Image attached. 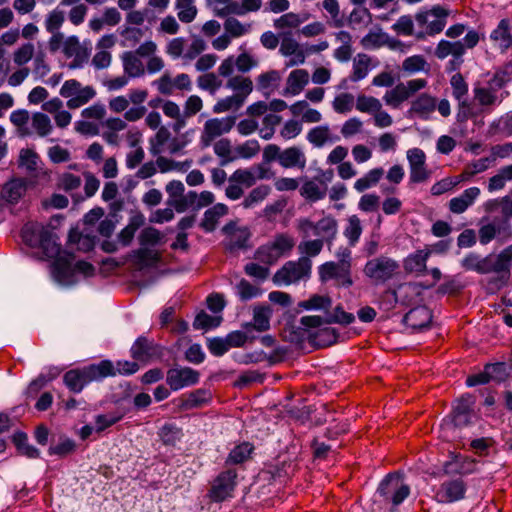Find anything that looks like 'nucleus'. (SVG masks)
I'll list each match as a JSON object with an SVG mask.
<instances>
[{
  "label": "nucleus",
  "instance_id": "obj_1",
  "mask_svg": "<svg viewBox=\"0 0 512 512\" xmlns=\"http://www.w3.org/2000/svg\"><path fill=\"white\" fill-rule=\"evenodd\" d=\"M115 375L113 362L102 360L99 363L68 370L63 375V383L70 392L78 394L91 382H99Z\"/></svg>",
  "mask_w": 512,
  "mask_h": 512
},
{
  "label": "nucleus",
  "instance_id": "obj_2",
  "mask_svg": "<svg viewBox=\"0 0 512 512\" xmlns=\"http://www.w3.org/2000/svg\"><path fill=\"white\" fill-rule=\"evenodd\" d=\"M23 242L31 248H40L46 258H53L61 253V245L53 231L38 222H27L21 229Z\"/></svg>",
  "mask_w": 512,
  "mask_h": 512
},
{
  "label": "nucleus",
  "instance_id": "obj_3",
  "mask_svg": "<svg viewBox=\"0 0 512 512\" xmlns=\"http://www.w3.org/2000/svg\"><path fill=\"white\" fill-rule=\"evenodd\" d=\"M295 246V240L287 233L276 234L272 241L260 246L255 258L266 265L275 264L282 256L289 254Z\"/></svg>",
  "mask_w": 512,
  "mask_h": 512
},
{
  "label": "nucleus",
  "instance_id": "obj_4",
  "mask_svg": "<svg viewBox=\"0 0 512 512\" xmlns=\"http://www.w3.org/2000/svg\"><path fill=\"white\" fill-rule=\"evenodd\" d=\"M363 273L375 284H384L400 273V264L395 259L381 255L366 262Z\"/></svg>",
  "mask_w": 512,
  "mask_h": 512
},
{
  "label": "nucleus",
  "instance_id": "obj_5",
  "mask_svg": "<svg viewBox=\"0 0 512 512\" xmlns=\"http://www.w3.org/2000/svg\"><path fill=\"white\" fill-rule=\"evenodd\" d=\"M312 262L308 257H300L296 261H287L273 275L276 285H291L307 280L311 276Z\"/></svg>",
  "mask_w": 512,
  "mask_h": 512
},
{
  "label": "nucleus",
  "instance_id": "obj_6",
  "mask_svg": "<svg viewBox=\"0 0 512 512\" xmlns=\"http://www.w3.org/2000/svg\"><path fill=\"white\" fill-rule=\"evenodd\" d=\"M377 492L386 502L400 505L410 494V487L398 473L388 474L379 484Z\"/></svg>",
  "mask_w": 512,
  "mask_h": 512
},
{
  "label": "nucleus",
  "instance_id": "obj_7",
  "mask_svg": "<svg viewBox=\"0 0 512 512\" xmlns=\"http://www.w3.org/2000/svg\"><path fill=\"white\" fill-rule=\"evenodd\" d=\"M448 15L449 11L440 5L434 6L431 10L417 13L415 20L419 27L425 28V31L415 34L416 37L422 39L426 34L435 35L442 32Z\"/></svg>",
  "mask_w": 512,
  "mask_h": 512
},
{
  "label": "nucleus",
  "instance_id": "obj_8",
  "mask_svg": "<svg viewBox=\"0 0 512 512\" xmlns=\"http://www.w3.org/2000/svg\"><path fill=\"white\" fill-rule=\"evenodd\" d=\"M319 277L322 282L336 280L337 285L349 288L353 285L351 262L341 258L338 262H325L319 266Z\"/></svg>",
  "mask_w": 512,
  "mask_h": 512
},
{
  "label": "nucleus",
  "instance_id": "obj_9",
  "mask_svg": "<svg viewBox=\"0 0 512 512\" xmlns=\"http://www.w3.org/2000/svg\"><path fill=\"white\" fill-rule=\"evenodd\" d=\"M427 83V80L423 78L412 79L406 83L400 82L394 88L386 91L383 100L388 106L399 108L404 101L424 89Z\"/></svg>",
  "mask_w": 512,
  "mask_h": 512
},
{
  "label": "nucleus",
  "instance_id": "obj_10",
  "mask_svg": "<svg viewBox=\"0 0 512 512\" xmlns=\"http://www.w3.org/2000/svg\"><path fill=\"white\" fill-rule=\"evenodd\" d=\"M237 470L232 467L225 469L213 480L209 490V497L215 502H223L232 497L237 485Z\"/></svg>",
  "mask_w": 512,
  "mask_h": 512
},
{
  "label": "nucleus",
  "instance_id": "obj_11",
  "mask_svg": "<svg viewBox=\"0 0 512 512\" xmlns=\"http://www.w3.org/2000/svg\"><path fill=\"white\" fill-rule=\"evenodd\" d=\"M475 397L471 394H464L458 398L451 412L452 422L455 427L463 428L475 423L478 415L475 412Z\"/></svg>",
  "mask_w": 512,
  "mask_h": 512
},
{
  "label": "nucleus",
  "instance_id": "obj_12",
  "mask_svg": "<svg viewBox=\"0 0 512 512\" xmlns=\"http://www.w3.org/2000/svg\"><path fill=\"white\" fill-rule=\"evenodd\" d=\"M486 274L495 273L502 282H507L512 269V244L504 248L499 254L486 256Z\"/></svg>",
  "mask_w": 512,
  "mask_h": 512
},
{
  "label": "nucleus",
  "instance_id": "obj_13",
  "mask_svg": "<svg viewBox=\"0 0 512 512\" xmlns=\"http://www.w3.org/2000/svg\"><path fill=\"white\" fill-rule=\"evenodd\" d=\"M200 380V373L191 367H173L166 373V383L172 391L196 385Z\"/></svg>",
  "mask_w": 512,
  "mask_h": 512
},
{
  "label": "nucleus",
  "instance_id": "obj_14",
  "mask_svg": "<svg viewBox=\"0 0 512 512\" xmlns=\"http://www.w3.org/2000/svg\"><path fill=\"white\" fill-rule=\"evenodd\" d=\"M235 124V117L213 118L205 122L200 137V143L203 148L209 147L212 142L221 135L228 133Z\"/></svg>",
  "mask_w": 512,
  "mask_h": 512
},
{
  "label": "nucleus",
  "instance_id": "obj_15",
  "mask_svg": "<svg viewBox=\"0 0 512 512\" xmlns=\"http://www.w3.org/2000/svg\"><path fill=\"white\" fill-rule=\"evenodd\" d=\"M407 160L410 167L411 183H422L430 178L431 172L426 167V155L422 149H409L407 151Z\"/></svg>",
  "mask_w": 512,
  "mask_h": 512
},
{
  "label": "nucleus",
  "instance_id": "obj_16",
  "mask_svg": "<svg viewBox=\"0 0 512 512\" xmlns=\"http://www.w3.org/2000/svg\"><path fill=\"white\" fill-rule=\"evenodd\" d=\"M131 357L140 362H148L162 355V347L145 336L138 337L130 349Z\"/></svg>",
  "mask_w": 512,
  "mask_h": 512
},
{
  "label": "nucleus",
  "instance_id": "obj_17",
  "mask_svg": "<svg viewBox=\"0 0 512 512\" xmlns=\"http://www.w3.org/2000/svg\"><path fill=\"white\" fill-rule=\"evenodd\" d=\"M466 483L462 478L449 479L444 481L436 492L439 502L452 503L464 498Z\"/></svg>",
  "mask_w": 512,
  "mask_h": 512
},
{
  "label": "nucleus",
  "instance_id": "obj_18",
  "mask_svg": "<svg viewBox=\"0 0 512 512\" xmlns=\"http://www.w3.org/2000/svg\"><path fill=\"white\" fill-rule=\"evenodd\" d=\"M222 232L228 236V250L235 251L248 248L251 234L247 227H237L235 221H230L224 225Z\"/></svg>",
  "mask_w": 512,
  "mask_h": 512
},
{
  "label": "nucleus",
  "instance_id": "obj_19",
  "mask_svg": "<svg viewBox=\"0 0 512 512\" xmlns=\"http://www.w3.org/2000/svg\"><path fill=\"white\" fill-rule=\"evenodd\" d=\"M52 273L57 282L61 284H72L74 278V267H72V260L74 254L65 252V256H60V253L53 257Z\"/></svg>",
  "mask_w": 512,
  "mask_h": 512
},
{
  "label": "nucleus",
  "instance_id": "obj_20",
  "mask_svg": "<svg viewBox=\"0 0 512 512\" xmlns=\"http://www.w3.org/2000/svg\"><path fill=\"white\" fill-rule=\"evenodd\" d=\"M62 51L67 58H74L73 61L69 64L71 69L82 67V65L89 58V52L87 48L80 44L77 36H69L66 38L63 43Z\"/></svg>",
  "mask_w": 512,
  "mask_h": 512
},
{
  "label": "nucleus",
  "instance_id": "obj_21",
  "mask_svg": "<svg viewBox=\"0 0 512 512\" xmlns=\"http://www.w3.org/2000/svg\"><path fill=\"white\" fill-rule=\"evenodd\" d=\"M432 313L426 306H417L409 310L403 317V323L414 331L428 328Z\"/></svg>",
  "mask_w": 512,
  "mask_h": 512
},
{
  "label": "nucleus",
  "instance_id": "obj_22",
  "mask_svg": "<svg viewBox=\"0 0 512 512\" xmlns=\"http://www.w3.org/2000/svg\"><path fill=\"white\" fill-rule=\"evenodd\" d=\"M436 109V98L428 93H421L412 102L409 113L423 120H428Z\"/></svg>",
  "mask_w": 512,
  "mask_h": 512
},
{
  "label": "nucleus",
  "instance_id": "obj_23",
  "mask_svg": "<svg viewBox=\"0 0 512 512\" xmlns=\"http://www.w3.org/2000/svg\"><path fill=\"white\" fill-rule=\"evenodd\" d=\"M481 191L478 187L465 189L459 196L450 199L448 208L453 214H462L474 204Z\"/></svg>",
  "mask_w": 512,
  "mask_h": 512
},
{
  "label": "nucleus",
  "instance_id": "obj_24",
  "mask_svg": "<svg viewBox=\"0 0 512 512\" xmlns=\"http://www.w3.org/2000/svg\"><path fill=\"white\" fill-rule=\"evenodd\" d=\"M306 163L305 153L297 146L288 147L281 152L279 165L285 169L297 168L303 170Z\"/></svg>",
  "mask_w": 512,
  "mask_h": 512
},
{
  "label": "nucleus",
  "instance_id": "obj_25",
  "mask_svg": "<svg viewBox=\"0 0 512 512\" xmlns=\"http://www.w3.org/2000/svg\"><path fill=\"white\" fill-rule=\"evenodd\" d=\"M431 255V250H417L415 253L410 254L404 260V269L408 273H416L424 275L427 272V260Z\"/></svg>",
  "mask_w": 512,
  "mask_h": 512
},
{
  "label": "nucleus",
  "instance_id": "obj_26",
  "mask_svg": "<svg viewBox=\"0 0 512 512\" xmlns=\"http://www.w3.org/2000/svg\"><path fill=\"white\" fill-rule=\"evenodd\" d=\"M490 38L502 52H506L512 46V34L510 32L509 21L502 19L498 26L492 31Z\"/></svg>",
  "mask_w": 512,
  "mask_h": 512
},
{
  "label": "nucleus",
  "instance_id": "obj_27",
  "mask_svg": "<svg viewBox=\"0 0 512 512\" xmlns=\"http://www.w3.org/2000/svg\"><path fill=\"white\" fill-rule=\"evenodd\" d=\"M228 213V207L225 204L217 203L213 207L207 209L200 223V227L205 232H213L216 229L218 221L221 217Z\"/></svg>",
  "mask_w": 512,
  "mask_h": 512
},
{
  "label": "nucleus",
  "instance_id": "obj_28",
  "mask_svg": "<svg viewBox=\"0 0 512 512\" xmlns=\"http://www.w3.org/2000/svg\"><path fill=\"white\" fill-rule=\"evenodd\" d=\"M307 180L300 188V195L309 202H317L325 198L327 186L324 181Z\"/></svg>",
  "mask_w": 512,
  "mask_h": 512
},
{
  "label": "nucleus",
  "instance_id": "obj_29",
  "mask_svg": "<svg viewBox=\"0 0 512 512\" xmlns=\"http://www.w3.org/2000/svg\"><path fill=\"white\" fill-rule=\"evenodd\" d=\"M254 446L250 442H242L236 445L228 454L225 460V467L240 465L251 458Z\"/></svg>",
  "mask_w": 512,
  "mask_h": 512
},
{
  "label": "nucleus",
  "instance_id": "obj_30",
  "mask_svg": "<svg viewBox=\"0 0 512 512\" xmlns=\"http://www.w3.org/2000/svg\"><path fill=\"white\" fill-rule=\"evenodd\" d=\"M309 74L304 69H296L292 71L287 78V87L284 95H298L308 84Z\"/></svg>",
  "mask_w": 512,
  "mask_h": 512
},
{
  "label": "nucleus",
  "instance_id": "obj_31",
  "mask_svg": "<svg viewBox=\"0 0 512 512\" xmlns=\"http://www.w3.org/2000/svg\"><path fill=\"white\" fill-rule=\"evenodd\" d=\"M452 87V95L459 102L461 108H470V103L467 101L468 84L461 73H455L450 79Z\"/></svg>",
  "mask_w": 512,
  "mask_h": 512
},
{
  "label": "nucleus",
  "instance_id": "obj_32",
  "mask_svg": "<svg viewBox=\"0 0 512 512\" xmlns=\"http://www.w3.org/2000/svg\"><path fill=\"white\" fill-rule=\"evenodd\" d=\"M337 221L332 216H326L315 223L314 235L322 237L324 242L331 244L337 234Z\"/></svg>",
  "mask_w": 512,
  "mask_h": 512
},
{
  "label": "nucleus",
  "instance_id": "obj_33",
  "mask_svg": "<svg viewBox=\"0 0 512 512\" xmlns=\"http://www.w3.org/2000/svg\"><path fill=\"white\" fill-rule=\"evenodd\" d=\"M211 399L212 394L209 390L197 389L182 399L181 407L185 410L200 408L208 404Z\"/></svg>",
  "mask_w": 512,
  "mask_h": 512
},
{
  "label": "nucleus",
  "instance_id": "obj_34",
  "mask_svg": "<svg viewBox=\"0 0 512 512\" xmlns=\"http://www.w3.org/2000/svg\"><path fill=\"white\" fill-rule=\"evenodd\" d=\"M272 309L269 306H256L253 309V321L246 327H253L259 332L267 331L270 328Z\"/></svg>",
  "mask_w": 512,
  "mask_h": 512
},
{
  "label": "nucleus",
  "instance_id": "obj_35",
  "mask_svg": "<svg viewBox=\"0 0 512 512\" xmlns=\"http://www.w3.org/2000/svg\"><path fill=\"white\" fill-rule=\"evenodd\" d=\"M26 186L23 180L15 179L5 184L2 189V198L11 204L17 203L24 195Z\"/></svg>",
  "mask_w": 512,
  "mask_h": 512
},
{
  "label": "nucleus",
  "instance_id": "obj_36",
  "mask_svg": "<svg viewBox=\"0 0 512 512\" xmlns=\"http://www.w3.org/2000/svg\"><path fill=\"white\" fill-rule=\"evenodd\" d=\"M463 56L464 49L462 41L450 42L447 40H441L435 49V56L438 59H445L448 56Z\"/></svg>",
  "mask_w": 512,
  "mask_h": 512
},
{
  "label": "nucleus",
  "instance_id": "obj_37",
  "mask_svg": "<svg viewBox=\"0 0 512 512\" xmlns=\"http://www.w3.org/2000/svg\"><path fill=\"white\" fill-rule=\"evenodd\" d=\"M226 86L236 91V96L242 97L245 102L248 95L253 91V83L250 78L234 76L227 81Z\"/></svg>",
  "mask_w": 512,
  "mask_h": 512
},
{
  "label": "nucleus",
  "instance_id": "obj_38",
  "mask_svg": "<svg viewBox=\"0 0 512 512\" xmlns=\"http://www.w3.org/2000/svg\"><path fill=\"white\" fill-rule=\"evenodd\" d=\"M370 63L371 58L367 54H357L353 61V71L350 76V79L353 82H357L364 79L369 72Z\"/></svg>",
  "mask_w": 512,
  "mask_h": 512
},
{
  "label": "nucleus",
  "instance_id": "obj_39",
  "mask_svg": "<svg viewBox=\"0 0 512 512\" xmlns=\"http://www.w3.org/2000/svg\"><path fill=\"white\" fill-rule=\"evenodd\" d=\"M362 231L363 228L360 218L357 215L349 216L343 234L348 239L350 246H355L358 243Z\"/></svg>",
  "mask_w": 512,
  "mask_h": 512
},
{
  "label": "nucleus",
  "instance_id": "obj_40",
  "mask_svg": "<svg viewBox=\"0 0 512 512\" xmlns=\"http://www.w3.org/2000/svg\"><path fill=\"white\" fill-rule=\"evenodd\" d=\"M123 68L129 77H139L144 74V67L140 59L132 52H124L122 55Z\"/></svg>",
  "mask_w": 512,
  "mask_h": 512
},
{
  "label": "nucleus",
  "instance_id": "obj_41",
  "mask_svg": "<svg viewBox=\"0 0 512 512\" xmlns=\"http://www.w3.org/2000/svg\"><path fill=\"white\" fill-rule=\"evenodd\" d=\"M485 264L486 257H481L475 252L468 253L460 262L465 271H475L479 274H486Z\"/></svg>",
  "mask_w": 512,
  "mask_h": 512
},
{
  "label": "nucleus",
  "instance_id": "obj_42",
  "mask_svg": "<svg viewBox=\"0 0 512 512\" xmlns=\"http://www.w3.org/2000/svg\"><path fill=\"white\" fill-rule=\"evenodd\" d=\"M485 366L491 381L503 382L509 377L512 371V360L510 363L497 362L486 364Z\"/></svg>",
  "mask_w": 512,
  "mask_h": 512
},
{
  "label": "nucleus",
  "instance_id": "obj_43",
  "mask_svg": "<svg viewBox=\"0 0 512 512\" xmlns=\"http://www.w3.org/2000/svg\"><path fill=\"white\" fill-rule=\"evenodd\" d=\"M383 174V168H374L370 170L365 176L356 180V182L354 183V188L358 192H363L369 189L370 187L375 186L380 181Z\"/></svg>",
  "mask_w": 512,
  "mask_h": 512
},
{
  "label": "nucleus",
  "instance_id": "obj_44",
  "mask_svg": "<svg viewBox=\"0 0 512 512\" xmlns=\"http://www.w3.org/2000/svg\"><path fill=\"white\" fill-rule=\"evenodd\" d=\"M197 199L198 193L196 191H189L187 194L183 193L178 199L167 201V205L173 207L177 213H183L190 207L194 209Z\"/></svg>",
  "mask_w": 512,
  "mask_h": 512
},
{
  "label": "nucleus",
  "instance_id": "obj_45",
  "mask_svg": "<svg viewBox=\"0 0 512 512\" xmlns=\"http://www.w3.org/2000/svg\"><path fill=\"white\" fill-rule=\"evenodd\" d=\"M95 95L96 91L93 87H80L76 96L67 101V107L70 109L79 108L88 103Z\"/></svg>",
  "mask_w": 512,
  "mask_h": 512
},
{
  "label": "nucleus",
  "instance_id": "obj_46",
  "mask_svg": "<svg viewBox=\"0 0 512 512\" xmlns=\"http://www.w3.org/2000/svg\"><path fill=\"white\" fill-rule=\"evenodd\" d=\"M271 192L269 185L262 184L250 191L248 196L244 199L242 205L244 208H251L255 204L262 202Z\"/></svg>",
  "mask_w": 512,
  "mask_h": 512
},
{
  "label": "nucleus",
  "instance_id": "obj_47",
  "mask_svg": "<svg viewBox=\"0 0 512 512\" xmlns=\"http://www.w3.org/2000/svg\"><path fill=\"white\" fill-rule=\"evenodd\" d=\"M332 304V300L329 296H322L318 294L312 295L309 299L299 303V306L306 310H320L327 311Z\"/></svg>",
  "mask_w": 512,
  "mask_h": 512
},
{
  "label": "nucleus",
  "instance_id": "obj_48",
  "mask_svg": "<svg viewBox=\"0 0 512 512\" xmlns=\"http://www.w3.org/2000/svg\"><path fill=\"white\" fill-rule=\"evenodd\" d=\"M194 0H177L176 8L178 11V18L183 23L192 22L197 14V9L193 6Z\"/></svg>",
  "mask_w": 512,
  "mask_h": 512
},
{
  "label": "nucleus",
  "instance_id": "obj_49",
  "mask_svg": "<svg viewBox=\"0 0 512 512\" xmlns=\"http://www.w3.org/2000/svg\"><path fill=\"white\" fill-rule=\"evenodd\" d=\"M231 151H232L231 141L227 138H222L214 144V152L217 156L222 158V160L220 162V164L222 166H225L228 163L237 159L236 156H231Z\"/></svg>",
  "mask_w": 512,
  "mask_h": 512
},
{
  "label": "nucleus",
  "instance_id": "obj_50",
  "mask_svg": "<svg viewBox=\"0 0 512 512\" xmlns=\"http://www.w3.org/2000/svg\"><path fill=\"white\" fill-rule=\"evenodd\" d=\"M324 239H314L308 241H302L298 245V251L302 254L301 257H315L320 254L323 249Z\"/></svg>",
  "mask_w": 512,
  "mask_h": 512
},
{
  "label": "nucleus",
  "instance_id": "obj_51",
  "mask_svg": "<svg viewBox=\"0 0 512 512\" xmlns=\"http://www.w3.org/2000/svg\"><path fill=\"white\" fill-rule=\"evenodd\" d=\"M159 436L163 444L174 446L180 440L182 431L173 424H165L160 429Z\"/></svg>",
  "mask_w": 512,
  "mask_h": 512
},
{
  "label": "nucleus",
  "instance_id": "obj_52",
  "mask_svg": "<svg viewBox=\"0 0 512 512\" xmlns=\"http://www.w3.org/2000/svg\"><path fill=\"white\" fill-rule=\"evenodd\" d=\"M221 317H213L207 314L205 311L199 312L193 322V327L196 330L203 329L208 330L215 328L220 325Z\"/></svg>",
  "mask_w": 512,
  "mask_h": 512
},
{
  "label": "nucleus",
  "instance_id": "obj_53",
  "mask_svg": "<svg viewBox=\"0 0 512 512\" xmlns=\"http://www.w3.org/2000/svg\"><path fill=\"white\" fill-rule=\"evenodd\" d=\"M281 120L282 117L276 114L265 115L262 121L263 128L259 131L260 136L265 140L271 139L275 133V127L280 124Z\"/></svg>",
  "mask_w": 512,
  "mask_h": 512
},
{
  "label": "nucleus",
  "instance_id": "obj_54",
  "mask_svg": "<svg viewBox=\"0 0 512 512\" xmlns=\"http://www.w3.org/2000/svg\"><path fill=\"white\" fill-rule=\"evenodd\" d=\"M244 104V101L242 100V97H238L235 94L232 96H228L226 98H223L219 100L213 107L214 113H222L229 111L231 109L238 110L240 107H242Z\"/></svg>",
  "mask_w": 512,
  "mask_h": 512
},
{
  "label": "nucleus",
  "instance_id": "obj_55",
  "mask_svg": "<svg viewBox=\"0 0 512 512\" xmlns=\"http://www.w3.org/2000/svg\"><path fill=\"white\" fill-rule=\"evenodd\" d=\"M32 126L36 130L37 134L41 137L47 136L52 130L49 117L46 114L40 112L33 114Z\"/></svg>",
  "mask_w": 512,
  "mask_h": 512
},
{
  "label": "nucleus",
  "instance_id": "obj_56",
  "mask_svg": "<svg viewBox=\"0 0 512 512\" xmlns=\"http://www.w3.org/2000/svg\"><path fill=\"white\" fill-rule=\"evenodd\" d=\"M251 28V24L243 25L236 18H227L224 22V29L229 36L237 38L246 34Z\"/></svg>",
  "mask_w": 512,
  "mask_h": 512
},
{
  "label": "nucleus",
  "instance_id": "obj_57",
  "mask_svg": "<svg viewBox=\"0 0 512 512\" xmlns=\"http://www.w3.org/2000/svg\"><path fill=\"white\" fill-rule=\"evenodd\" d=\"M372 21V15L367 8H355L348 17V24L352 28L357 25H368Z\"/></svg>",
  "mask_w": 512,
  "mask_h": 512
},
{
  "label": "nucleus",
  "instance_id": "obj_58",
  "mask_svg": "<svg viewBox=\"0 0 512 512\" xmlns=\"http://www.w3.org/2000/svg\"><path fill=\"white\" fill-rule=\"evenodd\" d=\"M236 289L241 301H248L252 298L257 297L261 293L258 287L252 285L246 279H241L237 284Z\"/></svg>",
  "mask_w": 512,
  "mask_h": 512
},
{
  "label": "nucleus",
  "instance_id": "obj_59",
  "mask_svg": "<svg viewBox=\"0 0 512 512\" xmlns=\"http://www.w3.org/2000/svg\"><path fill=\"white\" fill-rule=\"evenodd\" d=\"M329 137L328 126H317L307 134V140L316 147H322Z\"/></svg>",
  "mask_w": 512,
  "mask_h": 512
},
{
  "label": "nucleus",
  "instance_id": "obj_60",
  "mask_svg": "<svg viewBox=\"0 0 512 512\" xmlns=\"http://www.w3.org/2000/svg\"><path fill=\"white\" fill-rule=\"evenodd\" d=\"M427 61L422 55H413L406 58L402 63V69L409 74L426 70Z\"/></svg>",
  "mask_w": 512,
  "mask_h": 512
},
{
  "label": "nucleus",
  "instance_id": "obj_61",
  "mask_svg": "<svg viewBox=\"0 0 512 512\" xmlns=\"http://www.w3.org/2000/svg\"><path fill=\"white\" fill-rule=\"evenodd\" d=\"M354 320L355 316L352 313L344 311L343 307L338 305L334 308L333 313L327 317L326 323H339L342 325H349L353 323Z\"/></svg>",
  "mask_w": 512,
  "mask_h": 512
},
{
  "label": "nucleus",
  "instance_id": "obj_62",
  "mask_svg": "<svg viewBox=\"0 0 512 512\" xmlns=\"http://www.w3.org/2000/svg\"><path fill=\"white\" fill-rule=\"evenodd\" d=\"M29 118V112L25 109L15 110L10 115V121L20 130L21 135L30 134V131L26 127Z\"/></svg>",
  "mask_w": 512,
  "mask_h": 512
},
{
  "label": "nucleus",
  "instance_id": "obj_63",
  "mask_svg": "<svg viewBox=\"0 0 512 512\" xmlns=\"http://www.w3.org/2000/svg\"><path fill=\"white\" fill-rule=\"evenodd\" d=\"M381 107L380 101L375 97L361 95L357 98L356 109L361 112H376L379 111Z\"/></svg>",
  "mask_w": 512,
  "mask_h": 512
},
{
  "label": "nucleus",
  "instance_id": "obj_64",
  "mask_svg": "<svg viewBox=\"0 0 512 512\" xmlns=\"http://www.w3.org/2000/svg\"><path fill=\"white\" fill-rule=\"evenodd\" d=\"M197 84L201 89L214 94L221 87L222 81L214 73H207L198 77Z\"/></svg>",
  "mask_w": 512,
  "mask_h": 512
}]
</instances>
